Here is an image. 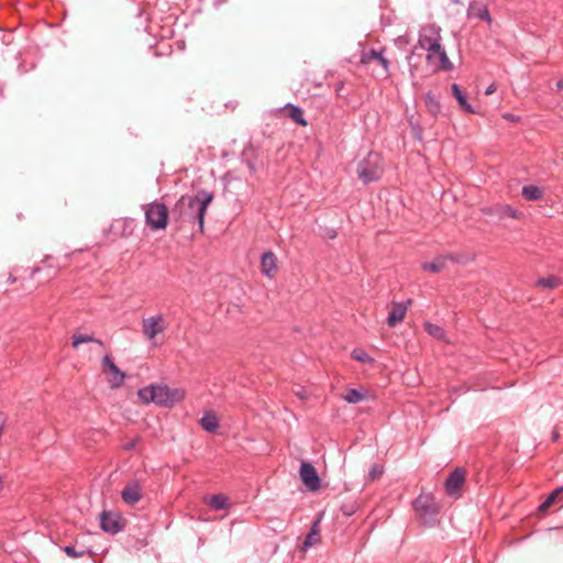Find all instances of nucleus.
<instances>
[{
	"instance_id": "1",
	"label": "nucleus",
	"mask_w": 563,
	"mask_h": 563,
	"mask_svg": "<svg viewBox=\"0 0 563 563\" xmlns=\"http://www.w3.org/2000/svg\"><path fill=\"white\" fill-rule=\"evenodd\" d=\"M213 200V194L200 190L195 196H181L170 210V221L176 224L177 230L186 225H198L202 233L205 229V216L208 207Z\"/></svg>"
},
{
	"instance_id": "2",
	"label": "nucleus",
	"mask_w": 563,
	"mask_h": 563,
	"mask_svg": "<svg viewBox=\"0 0 563 563\" xmlns=\"http://www.w3.org/2000/svg\"><path fill=\"white\" fill-rule=\"evenodd\" d=\"M441 29L435 24H428L419 32L418 45L427 52V62L435 71H451L453 64L443 48Z\"/></svg>"
},
{
	"instance_id": "3",
	"label": "nucleus",
	"mask_w": 563,
	"mask_h": 563,
	"mask_svg": "<svg viewBox=\"0 0 563 563\" xmlns=\"http://www.w3.org/2000/svg\"><path fill=\"white\" fill-rule=\"evenodd\" d=\"M186 391L183 388H170L164 384H151L137 390V397L144 405L154 402L164 408H172L184 400Z\"/></svg>"
},
{
	"instance_id": "4",
	"label": "nucleus",
	"mask_w": 563,
	"mask_h": 563,
	"mask_svg": "<svg viewBox=\"0 0 563 563\" xmlns=\"http://www.w3.org/2000/svg\"><path fill=\"white\" fill-rule=\"evenodd\" d=\"M385 52L386 48L384 47L379 49L371 48L368 51H363L360 58L361 65L372 71V75L378 79H386L390 75V62L385 55Z\"/></svg>"
},
{
	"instance_id": "5",
	"label": "nucleus",
	"mask_w": 563,
	"mask_h": 563,
	"mask_svg": "<svg viewBox=\"0 0 563 563\" xmlns=\"http://www.w3.org/2000/svg\"><path fill=\"white\" fill-rule=\"evenodd\" d=\"M356 174L364 185L379 180L384 174L383 157L376 152H369L358 163Z\"/></svg>"
},
{
	"instance_id": "6",
	"label": "nucleus",
	"mask_w": 563,
	"mask_h": 563,
	"mask_svg": "<svg viewBox=\"0 0 563 563\" xmlns=\"http://www.w3.org/2000/svg\"><path fill=\"white\" fill-rule=\"evenodd\" d=\"M145 223L153 231L165 230L168 220L170 219V211L163 202L153 201L144 206Z\"/></svg>"
},
{
	"instance_id": "7",
	"label": "nucleus",
	"mask_w": 563,
	"mask_h": 563,
	"mask_svg": "<svg viewBox=\"0 0 563 563\" xmlns=\"http://www.w3.org/2000/svg\"><path fill=\"white\" fill-rule=\"evenodd\" d=\"M417 515L424 523H431L440 512V505L431 493H421L412 503Z\"/></svg>"
},
{
	"instance_id": "8",
	"label": "nucleus",
	"mask_w": 563,
	"mask_h": 563,
	"mask_svg": "<svg viewBox=\"0 0 563 563\" xmlns=\"http://www.w3.org/2000/svg\"><path fill=\"white\" fill-rule=\"evenodd\" d=\"M466 481V470L462 466L455 467L449 473L445 482L444 489L445 494L455 499L462 496V487Z\"/></svg>"
},
{
	"instance_id": "9",
	"label": "nucleus",
	"mask_w": 563,
	"mask_h": 563,
	"mask_svg": "<svg viewBox=\"0 0 563 563\" xmlns=\"http://www.w3.org/2000/svg\"><path fill=\"white\" fill-rule=\"evenodd\" d=\"M166 330L165 318L162 313L144 318L142 320V332L147 340H153L156 335Z\"/></svg>"
},
{
	"instance_id": "10",
	"label": "nucleus",
	"mask_w": 563,
	"mask_h": 563,
	"mask_svg": "<svg viewBox=\"0 0 563 563\" xmlns=\"http://www.w3.org/2000/svg\"><path fill=\"white\" fill-rule=\"evenodd\" d=\"M124 522V519L118 512L102 511L100 514V527L107 533L115 534L122 531Z\"/></svg>"
},
{
	"instance_id": "11",
	"label": "nucleus",
	"mask_w": 563,
	"mask_h": 563,
	"mask_svg": "<svg viewBox=\"0 0 563 563\" xmlns=\"http://www.w3.org/2000/svg\"><path fill=\"white\" fill-rule=\"evenodd\" d=\"M102 369L104 373L111 375L109 378L111 388H119L123 385L125 374L115 365L109 355H104L102 358Z\"/></svg>"
},
{
	"instance_id": "12",
	"label": "nucleus",
	"mask_w": 563,
	"mask_h": 563,
	"mask_svg": "<svg viewBox=\"0 0 563 563\" xmlns=\"http://www.w3.org/2000/svg\"><path fill=\"white\" fill-rule=\"evenodd\" d=\"M299 474L302 483L309 489L318 490L320 488V477L312 464L306 462L301 463Z\"/></svg>"
},
{
	"instance_id": "13",
	"label": "nucleus",
	"mask_w": 563,
	"mask_h": 563,
	"mask_svg": "<svg viewBox=\"0 0 563 563\" xmlns=\"http://www.w3.org/2000/svg\"><path fill=\"white\" fill-rule=\"evenodd\" d=\"M121 498L126 505H135L142 499V487L137 481L128 483L121 492Z\"/></svg>"
},
{
	"instance_id": "14",
	"label": "nucleus",
	"mask_w": 563,
	"mask_h": 563,
	"mask_svg": "<svg viewBox=\"0 0 563 563\" xmlns=\"http://www.w3.org/2000/svg\"><path fill=\"white\" fill-rule=\"evenodd\" d=\"M261 272L263 275L273 278L277 272V258L272 251H266L261 256Z\"/></svg>"
},
{
	"instance_id": "15",
	"label": "nucleus",
	"mask_w": 563,
	"mask_h": 563,
	"mask_svg": "<svg viewBox=\"0 0 563 563\" xmlns=\"http://www.w3.org/2000/svg\"><path fill=\"white\" fill-rule=\"evenodd\" d=\"M408 305L405 302H393L391 309L388 312L387 324L390 328L396 327L400 323L407 313Z\"/></svg>"
},
{
	"instance_id": "16",
	"label": "nucleus",
	"mask_w": 563,
	"mask_h": 563,
	"mask_svg": "<svg viewBox=\"0 0 563 563\" xmlns=\"http://www.w3.org/2000/svg\"><path fill=\"white\" fill-rule=\"evenodd\" d=\"M467 16L470 19H478L482 21L492 22L490 13L487 7L481 1L474 0L470 3L467 9Z\"/></svg>"
},
{
	"instance_id": "17",
	"label": "nucleus",
	"mask_w": 563,
	"mask_h": 563,
	"mask_svg": "<svg viewBox=\"0 0 563 563\" xmlns=\"http://www.w3.org/2000/svg\"><path fill=\"white\" fill-rule=\"evenodd\" d=\"M485 214H496L499 219L504 218H512L519 219L521 217V212L509 205H498L495 208H489L484 210Z\"/></svg>"
},
{
	"instance_id": "18",
	"label": "nucleus",
	"mask_w": 563,
	"mask_h": 563,
	"mask_svg": "<svg viewBox=\"0 0 563 563\" xmlns=\"http://www.w3.org/2000/svg\"><path fill=\"white\" fill-rule=\"evenodd\" d=\"M280 111L286 117L290 118L295 123L301 126L308 125V122L305 119L303 110L300 107L292 103H287L280 109Z\"/></svg>"
},
{
	"instance_id": "19",
	"label": "nucleus",
	"mask_w": 563,
	"mask_h": 563,
	"mask_svg": "<svg viewBox=\"0 0 563 563\" xmlns=\"http://www.w3.org/2000/svg\"><path fill=\"white\" fill-rule=\"evenodd\" d=\"M456 261L451 254L437 256L432 262H424L421 264L423 271L430 273H439L445 268L446 261Z\"/></svg>"
},
{
	"instance_id": "20",
	"label": "nucleus",
	"mask_w": 563,
	"mask_h": 563,
	"mask_svg": "<svg viewBox=\"0 0 563 563\" xmlns=\"http://www.w3.org/2000/svg\"><path fill=\"white\" fill-rule=\"evenodd\" d=\"M60 550L66 553L67 556L73 559L82 558L86 554L92 555L93 552L84 545H80L78 541L75 542V544H68L60 548Z\"/></svg>"
},
{
	"instance_id": "21",
	"label": "nucleus",
	"mask_w": 563,
	"mask_h": 563,
	"mask_svg": "<svg viewBox=\"0 0 563 563\" xmlns=\"http://www.w3.org/2000/svg\"><path fill=\"white\" fill-rule=\"evenodd\" d=\"M452 95L455 97L461 109L467 113H475L474 108L467 101L465 93L461 90L457 84H452L451 86Z\"/></svg>"
},
{
	"instance_id": "22",
	"label": "nucleus",
	"mask_w": 563,
	"mask_h": 563,
	"mask_svg": "<svg viewBox=\"0 0 563 563\" xmlns=\"http://www.w3.org/2000/svg\"><path fill=\"white\" fill-rule=\"evenodd\" d=\"M424 104L428 110V112L432 117H437L441 112V103L439 99L431 92H427L424 95Z\"/></svg>"
},
{
	"instance_id": "23",
	"label": "nucleus",
	"mask_w": 563,
	"mask_h": 563,
	"mask_svg": "<svg viewBox=\"0 0 563 563\" xmlns=\"http://www.w3.org/2000/svg\"><path fill=\"white\" fill-rule=\"evenodd\" d=\"M319 522L316 521L310 531L308 532V534L306 536L305 540H303V543H302V549L303 550H307L308 548L317 544L319 541H320V532H319Z\"/></svg>"
},
{
	"instance_id": "24",
	"label": "nucleus",
	"mask_w": 563,
	"mask_h": 563,
	"mask_svg": "<svg viewBox=\"0 0 563 563\" xmlns=\"http://www.w3.org/2000/svg\"><path fill=\"white\" fill-rule=\"evenodd\" d=\"M522 196L529 201H538L543 198V190L536 185H527L522 188Z\"/></svg>"
},
{
	"instance_id": "25",
	"label": "nucleus",
	"mask_w": 563,
	"mask_h": 563,
	"mask_svg": "<svg viewBox=\"0 0 563 563\" xmlns=\"http://www.w3.org/2000/svg\"><path fill=\"white\" fill-rule=\"evenodd\" d=\"M366 398V390L364 388L356 389L350 388L343 396V399L349 404H358Z\"/></svg>"
},
{
	"instance_id": "26",
	"label": "nucleus",
	"mask_w": 563,
	"mask_h": 563,
	"mask_svg": "<svg viewBox=\"0 0 563 563\" xmlns=\"http://www.w3.org/2000/svg\"><path fill=\"white\" fill-rule=\"evenodd\" d=\"M208 504L214 510H223L229 507V499L223 494H214L209 498Z\"/></svg>"
},
{
	"instance_id": "27",
	"label": "nucleus",
	"mask_w": 563,
	"mask_h": 563,
	"mask_svg": "<svg viewBox=\"0 0 563 563\" xmlns=\"http://www.w3.org/2000/svg\"><path fill=\"white\" fill-rule=\"evenodd\" d=\"M563 493V485L561 487L555 488L552 490L547 498L541 503L539 506V511L545 512L559 498V496Z\"/></svg>"
},
{
	"instance_id": "28",
	"label": "nucleus",
	"mask_w": 563,
	"mask_h": 563,
	"mask_svg": "<svg viewBox=\"0 0 563 563\" xmlns=\"http://www.w3.org/2000/svg\"><path fill=\"white\" fill-rule=\"evenodd\" d=\"M201 427L208 432H214L219 428V420L213 413H206L200 419Z\"/></svg>"
},
{
	"instance_id": "29",
	"label": "nucleus",
	"mask_w": 563,
	"mask_h": 563,
	"mask_svg": "<svg viewBox=\"0 0 563 563\" xmlns=\"http://www.w3.org/2000/svg\"><path fill=\"white\" fill-rule=\"evenodd\" d=\"M536 285L548 289H554L561 285V279L556 276L551 275L548 277L539 278L536 282Z\"/></svg>"
},
{
	"instance_id": "30",
	"label": "nucleus",
	"mask_w": 563,
	"mask_h": 563,
	"mask_svg": "<svg viewBox=\"0 0 563 563\" xmlns=\"http://www.w3.org/2000/svg\"><path fill=\"white\" fill-rule=\"evenodd\" d=\"M424 331L431 335L432 338H435L438 340H441L444 338L445 332L443 328H441L438 324L431 323V322H424L423 324Z\"/></svg>"
},
{
	"instance_id": "31",
	"label": "nucleus",
	"mask_w": 563,
	"mask_h": 563,
	"mask_svg": "<svg viewBox=\"0 0 563 563\" xmlns=\"http://www.w3.org/2000/svg\"><path fill=\"white\" fill-rule=\"evenodd\" d=\"M71 345L76 349L78 347L79 344L81 343H89V342H95V343H98L99 345H102V341L99 340V339H96L93 338L92 335H89V334H74L71 336Z\"/></svg>"
},
{
	"instance_id": "32",
	"label": "nucleus",
	"mask_w": 563,
	"mask_h": 563,
	"mask_svg": "<svg viewBox=\"0 0 563 563\" xmlns=\"http://www.w3.org/2000/svg\"><path fill=\"white\" fill-rule=\"evenodd\" d=\"M352 358L361 363H373L374 360L362 349L352 351Z\"/></svg>"
},
{
	"instance_id": "33",
	"label": "nucleus",
	"mask_w": 563,
	"mask_h": 563,
	"mask_svg": "<svg viewBox=\"0 0 563 563\" xmlns=\"http://www.w3.org/2000/svg\"><path fill=\"white\" fill-rule=\"evenodd\" d=\"M384 473V467L380 464L374 463L368 472V479L371 482L377 481Z\"/></svg>"
},
{
	"instance_id": "34",
	"label": "nucleus",
	"mask_w": 563,
	"mask_h": 563,
	"mask_svg": "<svg viewBox=\"0 0 563 563\" xmlns=\"http://www.w3.org/2000/svg\"><path fill=\"white\" fill-rule=\"evenodd\" d=\"M141 441V438L140 437H135L133 440L126 442L123 444L122 449L124 451H132L135 449V446L137 445V443Z\"/></svg>"
},
{
	"instance_id": "35",
	"label": "nucleus",
	"mask_w": 563,
	"mask_h": 563,
	"mask_svg": "<svg viewBox=\"0 0 563 563\" xmlns=\"http://www.w3.org/2000/svg\"><path fill=\"white\" fill-rule=\"evenodd\" d=\"M245 163H246V166H247V168H249L250 173H251V174H255V173H256V166H255V163H254V162H252V161H250V159H247Z\"/></svg>"
},
{
	"instance_id": "36",
	"label": "nucleus",
	"mask_w": 563,
	"mask_h": 563,
	"mask_svg": "<svg viewBox=\"0 0 563 563\" xmlns=\"http://www.w3.org/2000/svg\"><path fill=\"white\" fill-rule=\"evenodd\" d=\"M496 91V86L494 84H492L490 86L487 87V89L485 90V95H492Z\"/></svg>"
},
{
	"instance_id": "37",
	"label": "nucleus",
	"mask_w": 563,
	"mask_h": 563,
	"mask_svg": "<svg viewBox=\"0 0 563 563\" xmlns=\"http://www.w3.org/2000/svg\"><path fill=\"white\" fill-rule=\"evenodd\" d=\"M560 439V433L556 429L552 431V440L555 442Z\"/></svg>"
},
{
	"instance_id": "38",
	"label": "nucleus",
	"mask_w": 563,
	"mask_h": 563,
	"mask_svg": "<svg viewBox=\"0 0 563 563\" xmlns=\"http://www.w3.org/2000/svg\"><path fill=\"white\" fill-rule=\"evenodd\" d=\"M556 89H558V91L563 90V79H560V80L556 82Z\"/></svg>"
},
{
	"instance_id": "39",
	"label": "nucleus",
	"mask_w": 563,
	"mask_h": 563,
	"mask_svg": "<svg viewBox=\"0 0 563 563\" xmlns=\"http://www.w3.org/2000/svg\"><path fill=\"white\" fill-rule=\"evenodd\" d=\"M298 396H299L301 399H303V398L306 397V391H305V390L299 391V393H298Z\"/></svg>"
},
{
	"instance_id": "40",
	"label": "nucleus",
	"mask_w": 563,
	"mask_h": 563,
	"mask_svg": "<svg viewBox=\"0 0 563 563\" xmlns=\"http://www.w3.org/2000/svg\"><path fill=\"white\" fill-rule=\"evenodd\" d=\"M40 271H41V268H38V267H37V268H34V269H33V272H32V275H31V276H32V277H34V276H35V274H36L37 272H40Z\"/></svg>"
}]
</instances>
